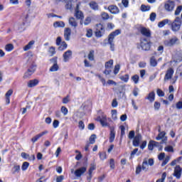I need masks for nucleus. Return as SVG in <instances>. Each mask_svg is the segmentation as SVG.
Listing matches in <instances>:
<instances>
[{"mask_svg": "<svg viewBox=\"0 0 182 182\" xmlns=\"http://www.w3.org/2000/svg\"><path fill=\"white\" fill-rule=\"evenodd\" d=\"M117 35H120V30H116L111 33L108 37V43L110 45V49L112 52L114 51V43H113V41H114V38H116Z\"/></svg>", "mask_w": 182, "mask_h": 182, "instance_id": "f257e3e1", "label": "nucleus"}, {"mask_svg": "<svg viewBox=\"0 0 182 182\" xmlns=\"http://www.w3.org/2000/svg\"><path fill=\"white\" fill-rule=\"evenodd\" d=\"M181 18L180 17H176L173 22L171 23V29L173 32H178L180 31V28H181Z\"/></svg>", "mask_w": 182, "mask_h": 182, "instance_id": "f03ea898", "label": "nucleus"}, {"mask_svg": "<svg viewBox=\"0 0 182 182\" xmlns=\"http://www.w3.org/2000/svg\"><path fill=\"white\" fill-rule=\"evenodd\" d=\"M179 42L180 41L177 37H173L170 40H165L164 42V45H165V46H168L171 48V46H174V45L178 44Z\"/></svg>", "mask_w": 182, "mask_h": 182, "instance_id": "7ed1b4c3", "label": "nucleus"}, {"mask_svg": "<svg viewBox=\"0 0 182 182\" xmlns=\"http://www.w3.org/2000/svg\"><path fill=\"white\" fill-rule=\"evenodd\" d=\"M164 8L166 12H173L174 8H176V3L172 1H168L164 3Z\"/></svg>", "mask_w": 182, "mask_h": 182, "instance_id": "20e7f679", "label": "nucleus"}, {"mask_svg": "<svg viewBox=\"0 0 182 182\" xmlns=\"http://www.w3.org/2000/svg\"><path fill=\"white\" fill-rule=\"evenodd\" d=\"M140 46L142 50H150V41H149V39L146 38H142L141 40Z\"/></svg>", "mask_w": 182, "mask_h": 182, "instance_id": "39448f33", "label": "nucleus"}, {"mask_svg": "<svg viewBox=\"0 0 182 182\" xmlns=\"http://www.w3.org/2000/svg\"><path fill=\"white\" fill-rule=\"evenodd\" d=\"M96 36L97 38H101V36H103V34L105 33V26H103L102 23H99L96 25Z\"/></svg>", "mask_w": 182, "mask_h": 182, "instance_id": "423d86ee", "label": "nucleus"}, {"mask_svg": "<svg viewBox=\"0 0 182 182\" xmlns=\"http://www.w3.org/2000/svg\"><path fill=\"white\" fill-rule=\"evenodd\" d=\"M113 68V60H109L105 63V70L104 71L105 75H110L112 73V68Z\"/></svg>", "mask_w": 182, "mask_h": 182, "instance_id": "0eeeda50", "label": "nucleus"}, {"mask_svg": "<svg viewBox=\"0 0 182 182\" xmlns=\"http://www.w3.org/2000/svg\"><path fill=\"white\" fill-rule=\"evenodd\" d=\"M86 170H87V168H86V166H82L78 169H76L74 171V174L75 177H77V178H80V177H82V176H83L84 173H86Z\"/></svg>", "mask_w": 182, "mask_h": 182, "instance_id": "6e6552de", "label": "nucleus"}, {"mask_svg": "<svg viewBox=\"0 0 182 182\" xmlns=\"http://www.w3.org/2000/svg\"><path fill=\"white\" fill-rule=\"evenodd\" d=\"M98 120L100 122L102 127H107V126H109L107 123V116L102 114L101 117H98Z\"/></svg>", "mask_w": 182, "mask_h": 182, "instance_id": "1a4fd4ad", "label": "nucleus"}, {"mask_svg": "<svg viewBox=\"0 0 182 182\" xmlns=\"http://www.w3.org/2000/svg\"><path fill=\"white\" fill-rule=\"evenodd\" d=\"M156 140H161V143H166L167 136H166V133L164 132H160L156 137Z\"/></svg>", "mask_w": 182, "mask_h": 182, "instance_id": "9d476101", "label": "nucleus"}, {"mask_svg": "<svg viewBox=\"0 0 182 182\" xmlns=\"http://www.w3.org/2000/svg\"><path fill=\"white\" fill-rule=\"evenodd\" d=\"M173 75H174V70L172 68H169L165 75L164 81L170 80L173 77Z\"/></svg>", "mask_w": 182, "mask_h": 182, "instance_id": "9b49d317", "label": "nucleus"}, {"mask_svg": "<svg viewBox=\"0 0 182 182\" xmlns=\"http://www.w3.org/2000/svg\"><path fill=\"white\" fill-rule=\"evenodd\" d=\"M141 141V135L140 134H138L134 138L133 146H134V147H139V146H140Z\"/></svg>", "mask_w": 182, "mask_h": 182, "instance_id": "f8f14e48", "label": "nucleus"}, {"mask_svg": "<svg viewBox=\"0 0 182 182\" xmlns=\"http://www.w3.org/2000/svg\"><path fill=\"white\" fill-rule=\"evenodd\" d=\"M63 62H69V60L72 58V50H68L63 55Z\"/></svg>", "mask_w": 182, "mask_h": 182, "instance_id": "ddd939ff", "label": "nucleus"}, {"mask_svg": "<svg viewBox=\"0 0 182 182\" xmlns=\"http://www.w3.org/2000/svg\"><path fill=\"white\" fill-rule=\"evenodd\" d=\"M24 26H25V23H17L14 24V31L23 32V31H25Z\"/></svg>", "mask_w": 182, "mask_h": 182, "instance_id": "4468645a", "label": "nucleus"}, {"mask_svg": "<svg viewBox=\"0 0 182 182\" xmlns=\"http://www.w3.org/2000/svg\"><path fill=\"white\" fill-rule=\"evenodd\" d=\"M70 35H72V30L70 28H66L64 30V38L65 41H70Z\"/></svg>", "mask_w": 182, "mask_h": 182, "instance_id": "2eb2a0df", "label": "nucleus"}, {"mask_svg": "<svg viewBox=\"0 0 182 182\" xmlns=\"http://www.w3.org/2000/svg\"><path fill=\"white\" fill-rule=\"evenodd\" d=\"M181 171H182V169L180 167V166H176L175 167V169H174L173 176L175 177H176V178H178V179L181 178Z\"/></svg>", "mask_w": 182, "mask_h": 182, "instance_id": "dca6fc26", "label": "nucleus"}, {"mask_svg": "<svg viewBox=\"0 0 182 182\" xmlns=\"http://www.w3.org/2000/svg\"><path fill=\"white\" fill-rule=\"evenodd\" d=\"M108 11H109L114 15H116V14H119V8L114 5L109 6Z\"/></svg>", "mask_w": 182, "mask_h": 182, "instance_id": "f3484780", "label": "nucleus"}, {"mask_svg": "<svg viewBox=\"0 0 182 182\" xmlns=\"http://www.w3.org/2000/svg\"><path fill=\"white\" fill-rule=\"evenodd\" d=\"M171 25V21L168 18H166L158 23L159 28H164L166 25Z\"/></svg>", "mask_w": 182, "mask_h": 182, "instance_id": "a211bd4d", "label": "nucleus"}, {"mask_svg": "<svg viewBox=\"0 0 182 182\" xmlns=\"http://www.w3.org/2000/svg\"><path fill=\"white\" fill-rule=\"evenodd\" d=\"M34 45H35V41H31L26 46H25L23 48V50H24V52H27V50L32 49Z\"/></svg>", "mask_w": 182, "mask_h": 182, "instance_id": "6ab92c4d", "label": "nucleus"}, {"mask_svg": "<svg viewBox=\"0 0 182 182\" xmlns=\"http://www.w3.org/2000/svg\"><path fill=\"white\" fill-rule=\"evenodd\" d=\"M155 97L156 93H154V91H152L148 95V96L145 97V99L151 102V103H153V102H154Z\"/></svg>", "mask_w": 182, "mask_h": 182, "instance_id": "aec40b11", "label": "nucleus"}, {"mask_svg": "<svg viewBox=\"0 0 182 182\" xmlns=\"http://www.w3.org/2000/svg\"><path fill=\"white\" fill-rule=\"evenodd\" d=\"M39 83V80L37 79L29 80L27 83L28 87H35Z\"/></svg>", "mask_w": 182, "mask_h": 182, "instance_id": "412c9836", "label": "nucleus"}, {"mask_svg": "<svg viewBox=\"0 0 182 182\" xmlns=\"http://www.w3.org/2000/svg\"><path fill=\"white\" fill-rule=\"evenodd\" d=\"M68 22L69 25H70V26H73V28H77V21H76V19H75V18L70 17Z\"/></svg>", "mask_w": 182, "mask_h": 182, "instance_id": "4be33fe9", "label": "nucleus"}, {"mask_svg": "<svg viewBox=\"0 0 182 182\" xmlns=\"http://www.w3.org/2000/svg\"><path fill=\"white\" fill-rule=\"evenodd\" d=\"M89 6L91 9H93V11L99 10V5L97 4V3H96V1L90 2Z\"/></svg>", "mask_w": 182, "mask_h": 182, "instance_id": "5701e85b", "label": "nucleus"}, {"mask_svg": "<svg viewBox=\"0 0 182 182\" xmlns=\"http://www.w3.org/2000/svg\"><path fill=\"white\" fill-rule=\"evenodd\" d=\"M33 75V70H31V69H28L27 72L24 73L23 79H29Z\"/></svg>", "mask_w": 182, "mask_h": 182, "instance_id": "b1692460", "label": "nucleus"}, {"mask_svg": "<svg viewBox=\"0 0 182 182\" xmlns=\"http://www.w3.org/2000/svg\"><path fill=\"white\" fill-rule=\"evenodd\" d=\"M116 136V133L114 132V129H111L110 134H109V142L113 143L114 140V137Z\"/></svg>", "mask_w": 182, "mask_h": 182, "instance_id": "393cba45", "label": "nucleus"}, {"mask_svg": "<svg viewBox=\"0 0 182 182\" xmlns=\"http://www.w3.org/2000/svg\"><path fill=\"white\" fill-rule=\"evenodd\" d=\"M54 28H65V22L63 21H55L53 23Z\"/></svg>", "mask_w": 182, "mask_h": 182, "instance_id": "a878e982", "label": "nucleus"}, {"mask_svg": "<svg viewBox=\"0 0 182 182\" xmlns=\"http://www.w3.org/2000/svg\"><path fill=\"white\" fill-rule=\"evenodd\" d=\"M75 16L77 19H83V18H85V16H83V12H82L81 11H75Z\"/></svg>", "mask_w": 182, "mask_h": 182, "instance_id": "bb28decb", "label": "nucleus"}, {"mask_svg": "<svg viewBox=\"0 0 182 182\" xmlns=\"http://www.w3.org/2000/svg\"><path fill=\"white\" fill-rule=\"evenodd\" d=\"M142 170L144 171H147V170H149V164L146 159H145L142 163Z\"/></svg>", "mask_w": 182, "mask_h": 182, "instance_id": "cd10ccee", "label": "nucleus"}, {"mask_svg": "<svg viewBox=\"0 0 182 182\" xmlns=\"http://www.w3.org/2000/svg\"><path fill=\"white\" fill-rule=\"evenodd\" d=\"M48 53L50 56H54L56 54V48L53 46L50 47L48 49Z\"/></svg>", "mask_w": 182, "mask_h": 182, "instance_id": "c85d7f7f", "label": "nucleus"}, {"mask_svg": "<svg viewBox=\"0 0 182 182\" xmlns=\"http://www.w3.org/2000/svg\"><path fill=\"white\" fill-rule=\"evenodd\" d=\"M13 174H16V173H19L21 171V166L14 165L12 168Z\"/></svg>", "mask_w": 182, "mask_h": 182, "instance_id": "c756f323", "label": "nucleus"}, {"mask_svg": "<svg viewBox=\"0 0 182 182\" xmlns=\"http://www.w3.org/2000/svg\"><path fill=\"white\" fill-rule=\"evenodd\" d=\"M141 33L142 35H144V36H150V31L147 30L146 28H141Z\"/></svg>", "mask_w": 182, "mask_h": 182, "instance_id": "7c9ffc66", "label": "nucleus"}, {"mask_svg": "<svg viewBox=\"0 0 182 182\" xmlns=\"http://www.w3.org/2000/svg\"><path fill=\"white\" fill-rule=\"evenodd\" d=\"M50 72H58L59 70V65L58 64H53V66L50 68Z\"/></svg>", "mask_w": 182, "mask_h": 182, "instance_id": "2f4dec72", "label": "nucleus"}, {"mask_svg": "<svg viewBox=\"0 0 182 182\" xmlns=\"http://www.w3.org/2000/svg\"><path fill=\"white\" fill-rule=\"evenodd\" d=\"M111 114L112 120H117V110L112 109L111 111Z\"/></svg>", "mask_w": 182, "mask_h": 182, "instance_id": "473e14b6", "label": "nucleus"}, {"mask_svg": "<svg viewBox=\"0 0 182 182\" xmlns=\"http://www.w3.org/2000/svg\"><path fill=\"white\" fill-rule=\"evenodd\" d=\"M60 45L61 46L58 47L59 50H65V49L68 48V44L65 41L61 42Z\"/></svg>", "mask_w": 182, "mask_h": 182, "instance_id": "72a5a7b5", "label": "nucleus"}, {"mask_svg": "<svg viewBox=\"0 0 182 182\" xmlns=\"http://www.w3.org/2000/svg\"><path fill=\"white\" fill-rule=\"evenodd\" d=\"M96 134H92L90 137V144H95L96 143Z\"/></svg>", "mask_w": 182, "mask_h": 182, "instance_id": "f704fd0d", "label": "nucleus"}, {"mask_svg": "<svg viewBox=\"0 0 182 182\" xmlns=\"http://www.w3.org/2000/svg\"><path fill=\"white\" fill-rule=\"evenodd\" d=\"M132 80L134 82L135 85H137L139 83V80L140 79V77H139L138 75H134L131 77Z\"/></svg>", "mask_w": 182, "mask_h": 182, "instance_id": "c9c22d12", "label": "nucleus"}, {"mask_svg": "<svg viewBox=\"0 0 182 182\" xmlns=\"http://www.w3.org/2000/svg\"><path fill=\"white\" fill-rule=\"evenodd\" d=\"M149 10H150V6H146L144 4H142L141 6V11L142 12H149Z\"/></svg>", "mask_w": 182, "mask_h": 182, "instance_id": "e433bc0d", "label": "nucleus"}, {"mask_svg": "<svg viewBox=\"0 0 182 182\" xmlns=\"http://www.w3.org/2000/svg\"><path fill=\"white\" fill-rule=\"evenodd\" d=\"M5 49L7 52H12L14 50V45L13 44H7L5 46Z\"/></svg>", "mask_w": 182, "mask_h": 182, "instance_id": "4c0bfd02", "label": "nucleus"}, {"mask_svg": "<svg viewBox=\"0 0 182 182\" xmlns=\"http://www.w3.org/2000/svg\"><path fill=\"white\" fill-rule=\"evenodd\" d=\"M122 82H125V83H127L129 82V76L128 74H126L125 75H122L119 77Z\"/></svg>", "mask_w": 182, "mask_h": 182, "instance_id": "58836bf2", "label": "nucleus"}, {"mask_svg": "<svg viewBox=\"0 0 182 182\" xmlns=\"http://www.w3.org/2000/svg\"><path fill=\"white\" fill-rule=\"evenodd\" d=\"M88 59L89 60H95V50H91L88 54Z\"/></svg>", "mask_w": 182, "mask_h": 182, "instance_id": "ea45409f", "label": "nucleus"}, {"mask_svg": "<svg viewBox=\"0 0 182 182\" xmlns=\"http://www.w3.org/2000/svg\"><path fill=\"white\" fill-rule=\"evenodd\" d=\"M164 151L168 153H174V149L171 146H166L164 148Z\"/></svg>", "mask_w": 182, "mask_h": 182, "instance_id": "a19ab883", "label": "nucleus"}, {"mask_svg": "<svg viewBox=\"0 0 182 182\" xmlns=\"http://www.w3.org/2000/svg\"><path fill=\"white\" fill-rule=\"evenodd\" d=\"M150 64H151V66H153L154 68L157 66V60H156V58H154V57H152L151 58Z\"/></svg>", "mask_w": 182, "mask_h": 182, "instance_id": "79ce46f5", "label": "nucleus"}, {"mask_svg": "<svg viewBox=\"0 0 182 182\" xmlns=\"http://www.w3.org/2000/svg\"><path fill=\"white\" fill-rule=\"evenodd\" d=\"M181 11H182V6H178L175 11L174 15H176V16H178V15H180Z\"/></svg>", "mask_w": 182, "mask_h": 182, "instance_id": "37998d69", "label": "nucleus"}, {"mask_svg": "<svg viewBox=\"0 0 182 182\" xmlns=\"http://www.w3.org/2000/svg\"><path fill=\"white\" fill-rule=\"evenodd\" d=\"M70 102V96L67 95L63 99V103L64 105H68Z\"/></svg>", "mask_w": 182, "mask_h": 182, "instance_id": "c03bdc74", "label": "nucleus"}, {"mask_svg": "<svg viewBox=\"0 0 182 182\" xmlns=\"http://www.w3.org/2000/svg\"><path fill=\"white\" fill-rule=\"evenodd\" d=\"M119 70H120V65H119V64H117L114 68V75H117V73H119Z\"/></svg>", "mask_w": 182, "mask_h": 182, "instance_id": "a18cd8bd", "label": "nucleus"}, {"mask_svg": "<svg viewBox=\"0 0 182 182\" xmlns=\"http://www.w3.org/2000/svg\"><path fill=\"white\" fill-rule=\"evenodd\" d=\"M100 159L101 160H106V159H107L106 152H100Z\"/></svg>", "mask_w": 182, "mask_h": 182, "instance_id": "49530a36", "label": "nucleus"}, {"mask_svg": "<svg viewBox=\"0 0 182 182\" xmlns=\"http://www.w3.org/2000/svg\"><path fill=\"white\" fill-rule=\"evenodd\" d=\"M39 139H41V135H39V134H38L31 139V141H32V143H36V141H38V140H39Z\"/></svg>", "mask_w": 182, "mask_h": 182, "instance_id": "de8ad7c7", "label": "nucleus"}, {"mask_svg": "<svg viewBox=\"0 0 182 182\" xmlns=\"http://www.w3.org/2000/svg\"><path fill=\"white\" fill-rule=\"evenodd\" d=\"M29 167V164L28 162H24L21 166V169L23 171H25Z\"/></svg>", "mask_w": 182, "mask_h": 182, "instance_id": "09e8293b", "label": "nucleus"}, {"mask_svg": "<svg viewBox=\"0 0 182 182\" xmlns=\"http://www.w3.org/2000/svg\"><path fill=\"white\" fill-rule=\"evenodd\" d=\"M94 170H96V166L92 165L88 171L89 176H92V173H93Z\"/></svg>", "mask_w": 182, "mask_h": 182, "instance_id": "8fccbe9b", "label": "nucleus"}, {"mask_svg": "<svg viewBox=\"0 0 182 182\" xmlns=\"http://www.w3.org/2000/svg\"><path fill=\"white\" fill-rule=\"evenodd\" d=\"M65 9H69L70 11H72V1H69L65 4Z\"/></svg>", "mask_w": 182, "mask_h": 182, "instance_id": "3c124183", "label": "nucleus"}, {"mask_svg": "<svg viewBox=\"0 0 182 182\" xmlns=\"http://www.w3.org/2000/svg\"><path fill=\"white\" fill-rule=\"evenodd\" d=\"M60 110L64 116H66V114H68V108H66V107H62Z\"/></svg>", "mask_w": 182, "mask_h": 182, "instance_id": "603ef678", "label": "nucleus"}, {"mask_svg": "<svg viewBox=\"0 0 182 182\" xmlns=\"http://www.w3.org/2000/svg\"><path fill=\"white\" fill-rule=\"evenodd\" d=\"M92 35H93V32L92 31V29H87V33H86V36L87 38H92Z\"/></svg>", "mask_w": 182, "mask_h": 182, "instance_id": "864d4df0", "label": "nucleus"}, {"mask_svg": "<svg viewBox=\"0 0 182 182\" xmlns=\"http://www.w3.org/2000/svg\"><path fill=\"white\" fill-rule=\"evenodd\" d=\"M156 13H151L149 17L150 21H151V22H154V21H156Z\"/></svg>", "mask_w": 182, "mask_h": 182, "instance_id": "5fc2aeb1", "label": "nucleus"}, {"mask_svg": "<svg viewBox=\"0 0 182 182\" xmlns=\"http://www.w3.org/2000/svg\"><path fill=\"white\" fill-rule=\"evenodd\" d=\"M92 22V18L90 17H87L84 21V25L87 26L89 23Z\"/></svg>", "mask_w": 182, "mask_h": 182, "instance_id": "6e6d98bb", "label": "nucleus"}, {"mask_svg": "<svg viewBox=\"0 0 182 182\" xmlns=\"http://www.w3.org/2000/svg\"><path fill=\"white\" fill-rule=\"evenodd\" d=\"M50 62L53 63V65H58V57H54L50 60Z\"/></svg>", "mask_w": 182, "mask_h": 182, "instance_id": "4d7b16f0", "label": "nucleus"}, {"mask_svg": "<svg viewBox=\"0 0 182 182\" xmlns=\"http://www.w3.org/2000/svg\"><path fill=\"white\" fill-rule=\"evenodd\" d=\"M160 106H161L160 102H154V107L155 110H159Z\"/></svg>", "mask_w": 182, "mask_h": 182, "instance_id": "13d9d810", "label": "nucleus"}, {"mask_svg": "<svg viewBox=\"0 0 182 182\" xmlns=\"http://www.w3.org/2000/svg\"><path fill=\"white\" fill-rule=\"evenodd\" d=\"M156 93L158 95V96H159L160 97H163V96H164V92H163V90L158 89L156 91Z\"/></svg>", "mask_w": 182, "mask_h": 182, "instance_id": "bf43d9fd", "label": "nucleus"}, {"mask_svg": "<svg viewBox=\"0 0 182 182\" xmlns=\"http://www.w3.org/2000/svg\"><path fill=\"white\" fill-rule=\"evenodd\" d=\"M168 161H170V156H166L164 159V161H163L161 166H166V164H167V163H168Z\"/></svg>", "mask_w": 182, "mask_h": 182, "instance_id": "052dcab7", "label": "nucleus"}, {"mask_svg": "<svg viewBox=\"0 0 182 182\" xmlns=\"http://www.w3.org/2000/svg\"><path fill=\"white\" fill-rule=\"evenodd\" d=\"M13 93H14L13 90H9L8 92L6 93V97H11Z\"/></svg>", "mask_w": 182, "mask_h": 182, "instance_id": "680f3d73", "label": "nucleus"}, {"mask_svg": "<svg viewBox=\"0 0 182 182\" xmlns=\"http://www.w3.org/2000/svg\"><path fill=\"white\" fill-rule=\"evenodd\" d=\"M102 19H109V14L106 12H103L101 14Z\"/></svg>", "mask_w": 182, "mask_h": 182, "instance_id": "e2e57ef3", "label": "nucleus"}, {"mask_svg": "<svg viewBox=\"0 0 182 182\" xmlns=\"http://www.w3.org/2000/svg\"><path fill=\"white\" fill-rule=\"evenodd\" d=\"M141 169L143 170L142 166L141 165H139L136 169V174H139V173H141Z\"/></svg>", "mask_w": 182, "mask_h": 182, "instance_id": "0e129e2a", "label": "nucleus"}, {"mask_svg": "<svg viewBox=\"0 0 182 182\" xmlns=\"http://www.w3.org/2000/svg\"><path fill=\"white\" fill-rule=\"evenodd\" d=\"M109 166L111 168H114V159H111L109 161Z\"/></svg>", "mask_w": 182, "mask_h": 182, "instance_id": "69168bd1", "label": "nucleus"}, {"mask_svg": "<svg viewBox=\"0 0 182 182\" xmlns=\"http://www.w3.org/2000/svg\"><path fill=\"white\" fill-rule=\"evenodd\" d=\"M64 178H65V177L63 176H60L57 177L56 182H62V181H63Z\"/></svg>", "mask_w": 182, "mask_h": 182, "instance_id": "338daca9", "label": "nucleus"}, {"mask_svg": "<svg viewBox=\"0 0 182 182\" xmlns=\"http://www.w3.org/2000/svg\"><path fill=\"white\" fill-rule=\"evenodd\" d=\"M176 109H182V102L180 101L176 104Z\"/></svg>", "mask_w": 182, "mask_h": 182, "instance_id": "774afa93", "label": "nucleus"}]
</instances>
